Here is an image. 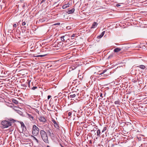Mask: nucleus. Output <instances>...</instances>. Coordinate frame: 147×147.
Masks as SVG:
<instances>
[{
    "label": "nucleus",
    "instance_id": "nucleus-25",
    "mask_svg": "<svg viewBox=\"0 0 147 147\" xmlns=\"http://www.w3.org/2000/svg\"><path fill=\"white\" fill-rule=\"evenodd\" d=\"M22 28L23 30L24 31V32L26 30V27L25 26H24L22 27Z\"/></svg>",
    "mask_w": 147,
    "mask_h": 147
},
{
    "label": "nucleus",
    "instance_id": "nucleus-26",
    "mask_svg": "<svg viewBox=\"0 0 147 147\" xmlns=\"http://www.w3.org/2000/svg\"><path fill=\"white\" fill-rule=\"evenodd\" d=\"M106 130H107V127H104L103 129L102 130V133L104 131H105Z\"/></svg>",
    "mask_w": 147,
    "mask_h": 147
},
{
    "label": "nucleus",
    "instance_id": "nucleus-17",
    "mask_svg": "<svg viewBox=\"0 0 147 147\" xmlns=\"http://www.w3.org/2000/svg\"><path fill=\"white\" fill-rule=\"evenodd\" d=\"M137 67H139L142 69H144L145 68V67L143 65H140L137 66Z\"/></svg>",
    "mask_w": 147,
    "mask_h": 147
},
{
    "label": "nucleus",
    "instance_id": "nucleus-32",
    "mask_svg": "<svg viewBox=\"0 0 147 147\" xmlns=\"http://www.w3.org/2000/svg\"><path fill=\"white\" fill-rule=\"evenodd\" d=\"M51 130H48V131H47V132L48 133V134L49 135H51V134L52 133H51V131H50Z\"/></svg>",
    "mask_w": 147,
    "mask_h": 147
},
{
    "label": "nucleus",
    "instance_id": "nucleus-43",
    "mask_svg": "<svg viewBox=\"0 0 147 147\" xmlns=\"http://www.w3.org/2000/svg\"><path fill=\"white\" fill-rule=\"evenodd\" d=\"M13 107H13L14 108H17V107H16V106H14Z\"/></svg>",
    "mask_w": 147,
    "mask_h": 147
},
{
    "label": "nucleus",
    "instance_id": "nucleus-1",
    "mask_svg": "<svg viewBox=\"0 0 147 147\" xmlns=\"http://www.w3.org/2000/svg\"><path fill=\"white\" fill-rule=\"evenodd\" d=\"M40 134L41 137L44 142L47 143H49L48 137L45 131L43 130H41L40 131Z\"/></svg>",
    "mask_w": 147,
    "mask_h": 147
},
{
    "label": "nucleus",
    "instance_id": "nucleus-40",
    "mask_svg": "<svg viewBox=\"0 0 147 147\" xmlns=\"http://www.w3.org/2000/svg\"><path fill=\"white\" fill-rule=\"evenodd\" d=\"M116 6L117 7H118L119 6H120V5L119 4H117L116 5Z\"/></svg>",
    "mask_w": 147,
    "mask_h": 147
},
{
    "label": "nucleus",
    "instance_id": "nucleus-20",
    "mask_svg": "<svg viewBox=\"0 0 147 147\" xmlns=\"http://www.w3.org/2000/svg\"><path fill=\"white\" fill-rule=\"evenodd\" d=\"M114 103L115 105H120V102L119 100H118L117 101H115V102Z\"/></svg>",
    "mask_w": 147,
    "mask_h": 147
},
{
    "label": "nucleus",
    "instance_id": "nucleus-45",
    "mask_svg": "<svg viewBox=\"0 0 147 147\" xmlns=\"http://www.w3.org/2000/svg\"><path fill=\"white\" fill-rule=\"evenodd\" d=\"M61 147H64L63 146H62V145H61Z\"/></svg>",
    "mask_w": 147,
    "mask_h": 147
},
{
    "label": "nucleus",
    "instance_id": "nucleus-3",
    "mask_svg": "<svg viewBox=\"0 0 147 147\" xmlns=\"http://www.w3.org/2000/svg\"><path fill=\"white\" fill-rule=\"evenodd\" d=\"M1 124L3 128H7L11 125V122L6 121H3L1 122Z\"/></svg>",
    "mask_w": 147,
    "mask_h": 147
},
{
    "label": "nucleus",
    "instance_id": "nucleus-42",
    "mask_svg": "<svg viewBox=\"0 0 147 147\" xmlns=\"http://www.w3.org/2000/svg\"><path fill=\"white\" fill-rule=\"evenodd\" d=\"M100 97H102V94H100Z\"/></svg>",
    "mask_w": 147,
    "mask_h": 147
},
{
    "label": "nucleus",
    "instance_id": "nucleus-37",
    "mask_svg": "<svg viewBox=\"0 0 147 147\" xmlns=\"http://www.w3.org/2000/svg\"><path fill=\"white\" fill-rule=\"evenodd\" d=\"M18 112L20 114H21L22 113V112L20 111H18Z\"/></svg>",
    "mask_w": 147,
    "mask_h": 147
},
{
    "label": "nucleus",
    "instance_id": "nucleus-41",
    "mask_svg": "<svg viewBox=\"0 0 147 147\" xmlns=\"http://www.w3.org/2000/svg\"><path fill=\"white\" fill-rule=\"evenodd\" d=\"M114 144H113L112 145V147H114Z\"/></svg>",
    "mask_w": 147,
    "mask_h": 147
},
{
    "label": "nucleus",
    "instance_id": "nucleus-12",
    "mask_svg": "<svg viewBox=\"0 0 147 147\" xmlns=\"http://www.w3.org/2000/svg\"><path fill=\"white\" fill-rule=\"evenodd\" d=\"M31 137L33 138V139L35 140L37 143H39L38 140L34 135H31Z\"/></svg>",
    "mask_w": 147,
    "mask_h": 147
},
{
    "label": "nucleus",
    "instance_id": "nucleus-8",
    "mask_svg": "<svg viewBox=\"0 0 147 147\" xmlns=\"http://www.w3.org/2000/svg\"><path fill=\"white\" fill-rule=\"evenodd\" d=\"M61 39L62 42H67V40H68L67 39V36L66 35L62 36L61 37Z\"/></svg>",
    "mask_w": 147,
    "mask_h": 147
},
{
    "label": "nucleus",
    "instance_id": "nucleus-9",
    "mask_svg": "<svg viewBox=\"0 0 147 147\" xmlns=\"http://www.w3.org/2000/svg\"><path fill=\"white\" fill-rule=\"evenodd\" d=\"M52 121L53 123L54 124V126L56 128H57V129H58L59 128V126L57 124V122L54 119H53L52 120Z\"/></svg>",
    "mask_w": 147,
    "mask_h": 147
},
{
    "label": "nucleus",
    "instance_id": "nucleus-36",
    "mask_svg": "<svg viewBox=\"0 0 147 147\" xmlns=\"http://www.w3.org/2000/svg\"><path fill=\"white\" fill-rule=\"evenodd\" d=\"M51 97V96H50V95L48 96V97H47L48 99H49Z\"/></svg>",
    "mask_w": 147,
    "mask_h": 147
},
{
    "label": "nucleus",
    "instance_id": "nucleus-31",
    "mask_svg": "<svg viewBox=\"0 0 147 147\" xmlns=\"http://www.w3.org/2000/svg\"><path fill=\"white\" fill-rule=\"evenodd\" d=\"M60 23H59V22H58V23H55V24L54 25H60Z\"/></svg>",
    "mask_w": 147,
    "mask_h": 147
},
{
    "label": "nucleus",
    "instance_id": "nucleus-23",
    "mask_svg": "<svg viewBox=\"0 0 147 147\" xmlns=\"http://www.w3.org/2000/svg\"><path fill=\"white\" fill-rule=\"evenodd\" d=\"M139 136H140V135H138L137 136V138L138 140L141 141L142 140V138L140 137Z\"/></svg>",
    "mask_w": 147,
    "mask_h": 147
},
{
    "label": "nucleus",
    "instance_id": "nucleus-34",
    "mask_svg": "<svg viewBox=\"0 0 147 147\" xmlns=\"http://www.w3.org/2000/svg\"><path fill=\"white\" fill-rule=\"evenodd\" d=\"M105 31H103V32H102V33H101V35L102 36H103V35H104V34H105Z\"/></svg>",
    "mask_w": 147,
    "mask_h": 147
},
{
    "label": "nucleus",
    "instance_id": "nucleus-7",
    "mask_svg": "<svg viewBox=\"0 0 147 147\" xmlns=\"http://www.w3.org/2000/svg\"><path fill=\"white\" fill-rule=\"evenodd\" d=\"M30 82H28V86L30 88H31V89L34 90H35L37 88V86H32L33 85V83L32 82L31 84H32V86H30Z\"/></svg>",
    "mask_w": 147,
    "mask_h": 147
},
{
    "label": "nucleus",
    "instance_id": "nucleus-22",
    "mask_svg": "<svg viewBox=\"0 0 147 147\" xmlns=\"http://www.w3.org/2000/svg\"><path fill=\"white\" fill-rule=\"evenodd\" d=\"M107 71V70L106 69L104 70L102 73H99V72L98 73V74L100 75H102L104 74Z\"/></svg>",
    "mask_w": 147,
    "mask_h": 147
},
{
    "label": "nucleus",
    "instance_id": "nucleus-14",
    "mask_svg": "<svg viewBox=\"0 0 147 147\" xmlns=\"http://www.w3.org/2000/svg\"><path fill=\"white\" fill-rule=\"evenodd\" d=\"M76 94H74V92H72L70 93V98H73L75 97Z\"/></svg>",
    "mask_w": 147,
    "mask_h": 147
},
{
    "label": "nucleus",
    "instance_id": "nucleus-13",
    "mask_svg": "<svg viewBox=\"0 0 147 147\" xmlns=\"http://www.w3.org/2000/svg\"><path fill=\"white\" fill-rule=\"evenodd\" d=\"M74 11L75 9L74 8H73L70 10H69L67 11V13L69 14L72 13L74 12Z\"/></svg>",
    "mask_w": 147,
    "mask_h": 147
},
{
    "label": "nucleus",
    "instance_id": "nucleus-6",
    "mask_svg": "<svg viewBox=\"0 0 147 147\" xmlns=\"http://www.w3.org/2000/svg\"><path fill=\"white\" fill-rule=\"evenodd\" d=\"M38 119L40 122L42 123H45L47 121L46 119L43 116L39 117Z\"/></svg>",
    "mask_w": 147,
    "mask_h": 147
},
{
    "label": "nucleus",
    "instance_id": "nucleus-35",
    "mask_svg": "<svg viewBox=\"0 0 147 147\" xmlns=\"http://www.w3.org/2000/svg\"><path fill=\"white\" fill-rule=\"evenodd\" d=\"M76 134L77 136H79L80 134L78 132H76Z\"/></svg>",
    "mask_w": 147,
    "mask_h": 147
},
{
    "label": "nucleus",
    "instance_id": "nucleus-10",
    "mask_svg": "<svg viewBox=\"0 0 147 147\" xmlns=\"http://www.w3.org/2000/svg\"><path fill=\"white\" fill-rule=\"evenodd\" d=\"M70 3H67L64 5L62 6V8L63 9H65L67 7H69L70 5Z\"/></svg>",
    "mask_w": 147,
    "mask_h": 147
},
{
    "label": "nucleus",
    "instance_id": "nucleus-29",
    "mask_svg": "<svg viewBox=\"0 0 147 147\" xmlns=\"http://www.w3.org/2000/svg\"><path fill=\"white\" fill-rule=\"evenodd\" d=\"M21 125L22 126H23L24 127H25V125H24V124L23 122H22L21 123Z\"/></svg>",
    "mask_w": 147,
    "mask_h": 147
},
{
    "label": "nucleus",
    "instance_id": "nucleus-11",
    "mask_svg": "<svg viewBox=\"0 0 147 147\" xmlns=\"http://www.w3.org/2000/svg\"><path fill=\"white\" fill-rule=\"evenodd\" d=\"M98 25V23L96 22H94L93 23V24L92 25L91 28H95L96 27L97 25Z\"/></svg>",
    "mask_w": 147,
    "mask_h": 147
},
{
    "label": "nucleus",
    "instance_id": "nucleus-33",
    "mask_svg": "<svg viewBox=\"0 0 147 147\" xmlns=\"http://www.w3.org/2000/svg\"><path fill=\"white\" fill-rule=\"evenodd\" d=\"M72 114V113L71 112H69L68 113V115L69 116H71Z\"/></svg>",
    "mask_w": 147,
    "mask_h": 147
},
{
    "label": "nucleus",
    "instance_id": "nucleus-28",
    "mask_svg": "<svg viewBox=\"0 0 147 147\" xmlns=\"http://www.w3.org/2000/svg\"><path fill=\"white\" fill-rule=\"evenodd\" d=\"M76 34H73L71 36V39H73L74 38V37L76 36Z\"/></svg>",
    "mask_w": 147,
    "mask_h": 147
},
{
    "label": "nucleus",
    "instance_id": "nucleus-30",
    "mask_svg": "<svg viewBox=\"0 0 147 147\" xmlns=\"http://www.w3.org/2000/svg\"><path fill=\"white\" fill-rule=\"evenodd\" d=\"M26 22H22V26H24L26 25Z\"/></svg>",
    "mask_w": 147,
    "mask_h": 147
},
{
    "label": "nucleus",
    "instance_id": "nucleus-4",
    "mask_svg": "<svg viewBox=\"0 0 147 147\" xmlns=\"http://www.w3.org/2000/svg\"><path fill=\"white\" fill-rule=\"evenodd\" d=\"M26 117L29 119L31 121H32L34 120V115L31 112H30L29 113H26Z\"/></svg>",
    "mask_w": 147,
    "mask_h": 147
},
{
    "label": "nucleus",
    "instance_id": "nucleus-18",
    "mask_svg": "<svg viewBox=\"0 0 147 147\" xmlns=\"http://www.w3.org/2000/svg\"><path fill=\"white\" fill-rule=\"evenodd\" d=\"M12 101L14 103L16 104H17L18 103V101L15 99H12Z\"/></svg>",
    "mask_w": 147,
    "mask_h": 147
},
{
    "label": "nucleus",
    "instance_id": "nucleus-39",
    "mask_svg": "<svg viewBox=\"0 0 147 147\" xmlns=\"http://www.w3.org/2000/svg\"><path fill=\"white\" fill-rule=\"evenodd\" d=\"M46 0H42L41 1V3H43L45 2L46 1Z\"/></svg>",
    "mask_w": 147,
    "mask_h": 147
},
{
    "label": "nucleus",
    "instance_id": "nucleus-2",
    "mask_svg": "<svg viewBox=\"0 0 147 147\" xmlns=\"http://www.w3.org/2000/svg\"><path fill=\"white\" fill-rule=\"evenodd\" d=\"M39 131V128L35 125H33L32 128V134L34 136H37L38 134Z\"/></svg>",
    "mask_w": 147,
    "mask_h": 147
},
{
    "label": "nucleus",
    "instance_id": "nucleus-27",
    "mask_svg": "<svg viewBox=\"0 0 147 147\" xmlns=\"http://www.w3.org/2000/svg\"><path fill=\"white\" fill-rule=\"evenodd\" d=\"M102 36H103L101 34H100V35L98 36L97 37V38L98 39H100V38H101Z\"/></svg>",
    "mask_w": 147,
    "mask_h": 147
},
{
    "label": "nucleus",
    "instance_id": "nucleus-24",
    "mask_svg": "<svg viewBox=\"0 0 147 147\" xmlns=\"http://www.w3.org/2000/svg\"><path fill=\"white\" fill-rule=\"evenodd\" d=\"M63 44V43L61 42H59L58 45H59V47H61Z\"/></svg>",
    "mask_w": 147,
    "mask_h": 147
},
{
    "label": "nucleus",
    "instance_id": "nucleus-16",
    "mask_svg": "<svg viewBox=\"0 0 147 147\" xmlns=\"http://www.w3.org/2000/svg\"><path fill=\"white\" fill-rule=\"evenodd\" d=\"M97 136L98 137L100 136L101 134L100 131L99 129H98L97 131Z\"/></svg>",
    "mask_w": 147,
    "mask_h": 147
},
{
    "label": "nucleus",
    "instance_id": "nucleus-44",
    "mask_svg": "<svg viewBox=\"0 0 147 147\" xmlns=\"http://www.w3.org/2000/svg\"><path fill=\"white\" fill-rule=\"evenodd\" d=\"M1 24V25H0L1 26H0V27H2V25H1V24Z\"/></svg>",
    "mask_w": 147,
    "mask_h": 147
},
{
    "label": "nucleus",
    "instance_id": "nucleus-19",
    "mask_svg": "<svg viewBox=\"0 0 147 147\" xmlns=\"http://www.w3.org/2000/svg\"><path fill=\"white\" fill-rule=\"evenodd\" d=\"M47 55V54H46L43 55H38L36 56V57H44L46 56Z\"/></svg>",
    "mask_w": 147,
    "mask_h": 147
},
{
    "label": "nucleus",
    "instance_id": "nucleus-5",
    "mask_svg": "<svg viewBox=\"0 0 147 147\" xmlns=\"http://www.w3.org/2000/svg\"><path fill=\"white\" fill-rule=\"evenodd\" d=\"M121 50H123L124 51H125L127 50V49H125V46H123L122 48H115L114 50V51L115 52L117 53L119 51Z\"/></svg>",
    "mask_w": 147,
    "mask_h": 147
},
{
    "label": "nucleus",
    "instance_id": "nucleus-21",
    "mask_svg": "<svg viewBox=\"0 0 147 147\" xmlns=\"http://www.w3.org/2000/svg\"><path fill=\"white\" fill-rule=\"evenodd\" d=\"M49 136L51 138H54L55 137V134L53 133H52Z\"/></svg>",
    "mask_w": 147,
    "mask_h": 147
},
{
    "label": "nucleus",
    "instance_id": "nucleus-15",
    "mask_svg": "<svg viewBox=\"0 0 147 147\" xmlns=\"http://www.w3.org/2000/svg\"><path fill=\"white\" fill-rule=\"evenodd\" d=\"M7 73L6 71H1V74L2 75V76L3 77L6 76Z\"/></svg>",
    "mask_w": 147,
    "mask_h": 147
},
{
    "label": "nucleus",
    "instance_id": "nucleus-38",
    "mask_svg": "<svg viewBox=\"0 0 147 147\" xmlns=\"http://www.w3.org/2000/svg\"><path fill=\"white\" fill-rule=\"evenodd\" d=\"M13 26L14 27H16V24H13Z\"/></svg>",
    "mask_w": 147,
    "mask_h": 147
}]
</instances>
